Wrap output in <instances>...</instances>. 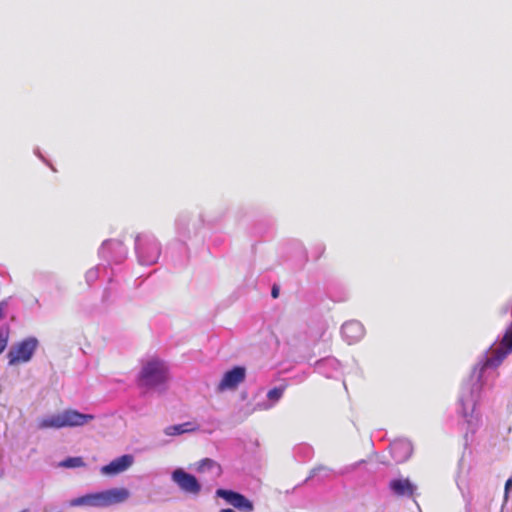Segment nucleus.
<instances>
[{"mask_svg": "<svg viewBox=\"0 0 512 512\" xmlns=\"http://www.w3.org/2000/svg\"><path fill=\"white\" fill-rule=\"evenodd\" d=\"M169 378V369L165 362L153 358L143 364L137 382L141 388L154 389L164 386Z\"/></svg>", "mask_w": 512, "mask_h": 512, "instance_id": "nucleus-1", "label": "nucleus"}, {"mask_svg": "<svg viewBox=\"0 0 512 512\" xmlns=\"http://www.w3.org/2000/svg\"><path fill=\"white\" fill-rule=\"evenodd\" d=\"M37 347L38 340L34 337H28L13 345L7 354L9 365L15 366L30 361Z\"/></svg>", "mask_w": 512, "mask_h": 512, "instance_id": "nucleus-2", "label": "nucleus"}, {"mask_svg": "<svg viewBox=\"0 0 512 512\" xmlns=\"http://www.w3.org/2000/svg\"><path fill=\"white\" fill-rule=\"evenodd\" d=\"M460 401L462 404V416L465 418L467 423V429L474 434L480 421V418L477 415H474L476 402L475 397L469 389H465Z\"/></svg>", "mask_w": 512, "mask_h": 512, "instance_id": "nucleus-3", "label": "nucleus"}, {"mask_svg": "<svg viewBox=\"0 0 512 512\" xmlns=\"http://www.w3.org/2000/svg\"><path fill=\"white\" fill-rule=\"evenodd\" d=\"M216 496L224 499L227 503L243 512H251L254 509L253 503L244 495L226 489H218Z\"/></svg>", "mask_w": 512, "mask_h": 512, "instance_id": "nucleus-4", "label": "nucleus"}, {"mask_svg": "<svg viewBox=\"0 0 512 512\" xmlns=\"http://www.w3.org/2000/svg\"><path fill=\"white\" fill-rule=\"evenodd\" d=\"M246 370L244 367L236 366L227 371L218 384V391L232 390L245 380Z\"/></svg>", "mask_w": 512, "mask_h": 512, "instance_id": "nucleus-5", "label": "nucleus"}, {"mask_svg": "<svg viewBox=\"0 0 512 512\" xmlns=\"http://www.w3.org/2000/svg\"><path fill=\"white\" fill-rule=\"evenodd\" d=\"M172 479L181 488V490L187 493L196 495L201 490V486L196 477L182 469L175 470L172 474Z\"/></svg>", "mask_w": 512, "mask_h": 512, "instance_id": "nucleus-6", "label": "nucleus"}, {"mask_svg": "<svg viewBox=\"0 0 512 512\" xmlns=\"http://www.w3.org/2000/svg\"><path fill=\"white\" fill-rule=\"evenodd\" d=\"M134 458L132 455L125 454L122 455L113 461H111L109 464L103 466L101 468V473L104 475H117L124 471H126L132 464H133Z\"/></svg>", "mask_w": 512, "mask_h": 512, "instance_id": "nucleus-7", "label": "nucleus"}, {"mask_svg": "<svg viewBox=\"0 0 512 512\" xmlns=\"http://www.w3.org/2000/svg\"><path fill=\"white\" fill-rule=\"evenodd\" d=\"M61 416L63 427L83 426L94 419L91 414H83L73 409L64 410Z\"/></svg>", "mask_w": 512, "mask_h": 512, "instance_id": "nucleus-8", "label": "nucleus"}, {"mask_svg": "<svg viewBox=\"0 0 512 512\" xmlns=\"http://www.w3.org/2000/svg\"><path fill=\"white\" fill-rule=\"evenodd\" d=\"M342 336L349 344L359 341L364 336V328L358 321L345 322L341 327Z\"/></svg>", "mask_w": 512, "mask_h": 512, "instance_id": "nucleus-9", "label": "nucleus"}, {"mask_svg": "<svg viewBox=\"0 0 512 512\" xmlns=\"http://www.w3.org/2000/svg\"><path fill=\"white\" fill-rule=\"evenodd\" d=\"M390 490L399 497H413L416 486L407 478L393 479L389 483Z\"/></svg>", "mask_w": 512, "mask_h": 512, "instance_id": "nucleus-10", "label": "nucleus"}, {"mask_svg": "<svg viewBox=\"0 0 512 512\" xmlns=\"http://www.w3.org/2000/svg\"><path fill=\"white\" fill-rule=\"evenodd\" d=\"M104 507L125 502L130 497L128 489L112 488L102 491Z\"/></svg>", "mask_w": 512, "mask_h": 512, "instance_id": "nucleus-11", "label": "nucleus"}, {"mask_svg": "<svg viewBox=\"0 0 512 512\" xmlns=\"http://www.w3.org/2000/svg\"><path fill=\"white\" fill-rule=\"evenodd\" d=\"M72 506L104 507L102 492L87 494L71 501Z\"/></svg>", "mask_w": 512, "mask_h": 512, "instance_id": "nucleus-12", "label": "nucleus"}, {"mask_svg": "<svg viewBox=\"0 0 512 512\" xmlns=\"http://www.w3.org/2000/svg\"><path fill=\"white\" fill-rule=\"evenodd\" d=\"M199 473L212 472L214 477H219L222 474V468L219 463L210 458L202 459L197 466Z\"/></svg>", "mask_w": 512, "mask_h": 512, "instance_id": "nucleus-13", "label": "nucleus"}, {"mask_svg": "<svg viewBox=\"0 0 512 512\" xmlns=\"http://www.w3.org/2000/svg\"><path fill=\"white\" fill-rule=\"evenodd\" d=\"M37 427L40 430L63 428L61 413L40 419Z\"/></svg>", "mask_w": 512, "mask_h": 512, "instance_id": "nucleus-14", "label": "nucleus"}, {"mask_svg": "<svg viewBox=\"0 0 512 512\" xmlns=\"http://www.w3.org/2000/svg\"><path fill=\"white\" fill-rule=\"evenodd\" d=\"M198 429L197 425L191 422H186L177 425H171L165 428L164 432L168 436L181 435L188 432H193Z\"/></svg>", "mask_w": 512, "mask_h": 512, "instance_id": "nucleus-15", "label": "nucleus"}, {"mask_svg": "<svg viewBox=\"0 0 512 512\" xmlns=\"http://www.w3.org/2000/svg\"><path fill=\"white\" fill-rule=\"evenodd\" d=\"M85 465L81 457H69L61 462V466L65 468H77Z\"/></svg>", "mask_w": 512, "mask_h": 512, "instance_id": "nucleus-16", "label": "nucleus"}, {"mask_svg": "<svg viewBox=\"0 0 512 512\" xmlns=\"http://www.w3.org/2000/svg\"><path fill=\"white\" fill-rule=\"evenodd\" d=\"M284 390V387H274L268 391L267 398L273 402H276L283 396Z\"/></svg>", "mask_w": 512, "mask_h": 512, "instance_id": "nucleus-17", "label": "nucleus"}, {"mask_svg": "<svg viewBox=\"0 0 512 512\" xmlns=\"http://www.w3.org/2000/svg\"><path fill=\"white\" fill-rule=\"evenodd\" d=\"M9 328L3 327L0 329V354L5 350L9 340Z\"/></svg>", "mask_w": 512, "mask_h": 512, "instance_id": "nucleus-18", "label": "nucleus"}, {"mask_svg": "<svg viewBox=\"0 0 512 512\" xmlns=\"http://www.w3.org/2000/svg\"><path fill=\"white\" fill-rule=\"evenodd\" d=\"M511 487H512V477H510L505 483V488H504L505 501L508 499V495H509V491H510Z\"/></svg>", "mask_w": 512, "mask_h": 512, "instance_id": "nucleus-19", "label": "nucleus"}, {"mask_svg": "<svg viewBox=\"0 0 512 512\" xmlns=\"http://www.w3.org/2000/svg\"><path fill=\"white\" fill-rule=\"evenodd\" d=\"M157 257H158V249H157V247H155V253H154V255H153L152 257H149V258H147V259H144V260H143V262H144L145 264H148V265H149V264H152V263H154V262L156 261Z\"/></svg>", "mask_w": 512, "mask_h": 512, "instance_id": "nucleus-20", "label": "nucleus"}, {"mask_svg": "<svg viewBox=\"0 0 512 512\" xmlns=\"http://www.w3.org/2000/svg\"><path fill=\"white\" fill-rule=\"evenodd\" d=\"M280 288L278 285L274 284L271 289V296L276 299L279 297Z\"/></svg>", "mask_w": 512, "mask_h": 512, "instance_id": "nucleus-21", "label": "nucleus"}, {"mask_svg": "<svg viewBox=\"0 0 512 512\" xmlns=\"http://www.w3.org/2000/svg\"><path fill=\"white\" fill-rule=\"evenodd\" d=\"M220 512H235V511L233 509L227 508V509L220 510Z\"/></svg>", "mask_w": 512, "mask_h": 512, "instance_id": "nucleus-22", "label": "nucleus"}, {"mask_svg": "<svg viewBox=\"0 0 512 512\" xmlns=\"http://www.w3.org/2000/svg\"><path fill=\"white\" fill-rule=\"evenodd\" d=\"M3 317V307L2 305L0 304V319Z\"/></svg>", "mask_w": 512, "mask_h": 512, "instance_id": "nucleus-23", "label": "nucleus"}, {"mask_svg": "<svg viewBox=\"0 0 512 512\" xmlns=\"http://www.w3.org/2000/svg\"><path fill=\"white\" fill-rule=\"evenodd\" d=\"M136 248H137V250L139 251V253H141L142 248H141L140 243H138V244H137Z\"/></svg>", "mask_w": 512, "mask_h": 512, "instance_id": "nucleus-24", "label": "nucleus"}]
</instances>
